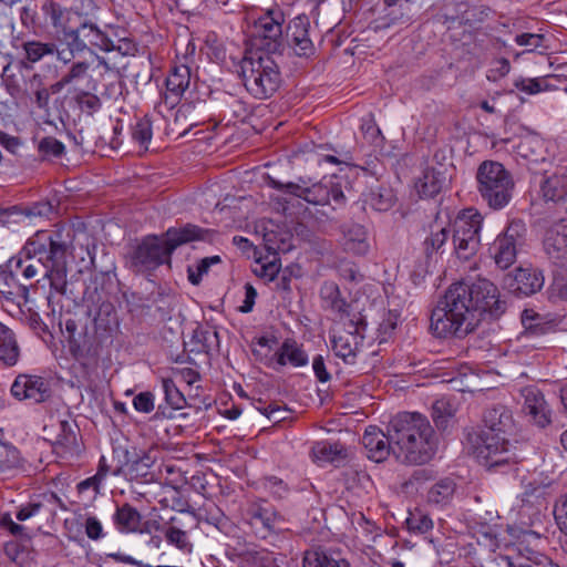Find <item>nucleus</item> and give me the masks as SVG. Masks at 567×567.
I'll use <instances>...</instances> for the list:
<instances>
[{
  "label": "nucleus",
  "mask_w": 567,
  "mask_h": 567,
  "mask_svg": "<svg viewBox=\"0 0 567 567\" xmlns=\"http://www.w3.org/2000/svg\"><path fill=\"white\" fill-rule=\"evenodd\" d=\"M0 295L7 300L27 302L29 295V287L21 282L17 276L12 275L6 268H0Z\"/></svg>",
  "instance_id": "nucleus-30"
},
{
  "label": "nucleus",
  "mask_w": 567,
  "mask_h": 567,
  "mask_svg": "<svg viewBox=\"0 0 567 567\" xmlns=\"http://www.w3.org/2000/svg\"><path fill=\"white\" fill-rule=\"evenodd\" d=\"M264 488L275 498H286L290 492L288 485L277 476H268L264 480Z\"/></svg>",
  "instance_id": "nucleus-51"
},
{
  "label": "nucleus",
  "mask_w": 567,
  "mask_h": 567,
  "mask_svg": "<svg viewBox=\"0 0 567 567\" xmlns=\"http://www.w3.org/2000/svg\"><path fill=\"white\" fill-rule=\"evenodd\" d=\"M522 324L527 333L539 336L546 332L543 317L533 309H525L520 315Z\"/></svg>",
  "instance_id": "nucleus-45"
},
{
  "label": "nucleus",
  "mask_w": 567,
  "mask_h": 567,
  "mask_svg": "<svg viewBox=\"0 0 567 567\" xmlns=\"http://www.w3.org/2000/svg\"><path fill=\"white\" fill-rule=\"evenodd\" d=\"M545 37L538 33H522L516 35L515 42L520 47H530V51L543 47Z\"/></svg>",
  "instance_id": "nucleus-57"
},
{
  "label": "nucleus",
  "mask_w": 567,
  "mask_h": 567,
  "mask_svg": "<svg viewBox=\"0 0 567 567\" xmlns=\"http://www.w3.org/2000/svg\"><path fill=\"white\" fill-rule=\"evenodd\" d=\"M483 217L474 208L462 210L453 224V245L458 259L468 260L478 250Z\"/></svg>",
  "instance_id": "nucleus-8"
},
{
  "label": "nucleus",
  "mask_w": 567,
  "mask_h": 567,
  "mask_svg": "<svg viewBox=\"0 0 567 567\" xmlns=\"http://www.w3.org/2000/svg\"><path fill=\"white\" fill-rule=\"evenodd\" d=\"M505 302L497 287L485 278L452 284L432 311L431 329L440 338L466 336L485 316L499 317Z\"/></svg>",
  "instance_id": "nucleus-1"
},
{
  "label": "nucleus",
  "mask_w": 567,
  "mask_h": 567,
  "mask_svg": "<svg viewBox=\"0 0 567 567\" xmlns=\"http://www.w3.org/2000/svg\"><path fill=\"white\" fill-rule=\"evenodd\" d=\"M455 410L446 399L436 400L432 406V419L439 430L445 431L453 421Z\"/></svg>",
  "instance_id": "nucleus-40"
},
{
  "label": "nucleus",
  "mask_w": 567,
  "mask_h": 567,
  "mask_svg": "<svg viewBox=\"0 0 567 567\" xmlns=\"http://www.w3.org/2000/svg\"><path fill=\"white\" fill-rule=\"evenodd\" d=\"M507 567H558L547 556L533 553L530 556L522 554L505 557Z\"/></svg>",
  "instance_id": "nucleus-38"
},
{
  "label": "nucleus",
  "mask_w": 567,
  "mask_h": 567,
  "mask_svg": "<svg viewBox=\"0 0 567 567\" xmlns=\"http://www.w3.org/2000/svg\"><path fill=\"white\" fill-rule=\"evenodd\" d=\"M206 44L209 48L208 55L216 61H223L226 56L224 44L217 39L216 34H209L206 39Z\"/></svg>",
  "instance_id": "nucleus-58"
},
{
  "label": "nucleus",
  "mask_w": 567,
  "mask_h": 567,
  "mask_svg": "<svg viewBox=\"0 0 567 567\" xmlns=\"http://www.w3.org/2000/svg\"><path fill=\"white\" fill-rule=\"evenodd\" d=\"M152 136V122L147 116L138 118L132 126L133 141L136 142L145 151L148 148Z\"/></svg>",
  "instance_id": "nucleus-44"
},
{
  "label": "nucleus",
  "mask_w": 567,
  "mask_h": 567,
  "mask_svg": "<svg viewBox=\"0 0 567 567\" xmlns=\"http://www.w3.org/2000/svg\"><path fill=\"white\" fill-rule=\"evenodd\" d=\"M19 357L20 348L14 332L0 322V362L6 367H13Z\"/></svg>",
  "instance_id": "nucleus-32"
},
{
  "label": "nucleus",
  "mask_w": 567,
  "mask_h": 567,
  "mask_svg": "<svg viewBox=\"0 0 567 567\" xmlns=\"http://www.w3.org/2000/svg\"><path fill=\"white\" fill-rule=\"evenodd\" d=\"M125 462L112 472L113 475L123 474L130 480H140L148 475L150 467L153 464L150 455L143 454L142 456L131 457L130 452L125 451Z\"/></svg>",
  "instance_id": "nucleus-31"
},
{
  "label": "nucleus",
  "mask_w": 567,
  "mask_h": 567,
  "mask_svg": "<svg viewBox=\"0 0 567 567\" xmlns=\"http://www.w3.org/2000/svg\"><path fill=\"white\" fill-rule=\"evenodd\" d=\"M85 533L87 537L93 540H97L104 536L102 524L94 516H90L86 518Z\"/></svg>",
  "instance_id": "nucleus-62"
},
{
  "label": "nucleus",
  "mask_w": 567,
  "mask_h": 567,
  "mask_svg": "<svg viewBox=\"0 0 567 567\" xmlns=\"http://www.w3.org/2000/svg\"><path fill=\"white\" fill-rule=\"evenodd\" d=\"M367 323L361 313H355L343 329L331 336V349L347 364H354L358 353L363 347Z\"/></svg>",
  "instance_id": "nucleus-9"
},
{
  "label": "nucleus",
  "mask_w": 567,
  "mask_h": 567,
  "mask_svg": "<svg viewBox=\"0 0 567 567\" xmlns=\"http://www.w3.org/2000/svg\"><path fill=\"white\" fill-rule=\"evenodd\" d=\"M270 54L250 50L240 61V76L244 86L255 99H269L280 86L279 66Z\"/></svg>",
  "instance_id": "nucleus-6"
},
{
  "label": "nucleus",
  "mask_w": 567,
  "mask_h": 567,
  "mask_svg": "<svg viewBox=\"0 0 567 567\" xmlns=\"http://www.w3.org/2000/svg\"><path fill=\"white\" fill-rule=\"evenodd\" d=\"M162 389L165 395V401L172 409L181 410L186 405L184 394L179 391L172 379H162Z\"/></svg>",
  "instance_id": "nucleus-46"
},
{
  "label": "nucleus",
  "mask_w": 567,
  "mask_h": 567,
  "mask_svg": "<svg viewBox=\"0 0 567 567\" xmlns=\"http://www.w3.org/2000/svg\"><path fill=\"white\" fill-rule=\"evenodd\" d=\"M477 192L487 206L503 209L513 197L514 181L503 164L484 161L476 172Z\"/></svg>",
  "instance_id": "nucleus-7"
},
{
  "label": "nucleus",
  "mask_w": 567,
  "mask_h": 567,
  "mask_svg": "<svg viewBox=\"0 0 567 567\" xmlns=\"http://www.w3.org/2000/svg\"><path fill=\"white\" fill-rule=\"evenodd\" d=\"M25 59L31 63H37L48 55L55 53L54 43H43L40 41H25L22 43Z\"/></svg>",
  "instance_id": "nucleus-42"
},
{
  "label": "nucleus",
  "mask_w": 567,
  "mask_h": 567,
  "mask_svg": "<svg viewBox=\"0 0 567 567\" xmlns=\"http://www.w3.org/2000/svg\"><path fill=\"white\" fill-rule=\"evenodd\" d=\"M449 238L446 228L442 227L437 230H432L423 241L424 252L427 258H432L434 254H437L440 249L445 245Z\"/></svg>",
  "instance_id": "nucleus-47"
},
{
  "label": "nucleus",
  "mask_w": 567,
  "mask_h": 567,
  "mask_svg": "<svg viewBox=\"0 0 567 567\" xmlns=\"http://www.w3.org/2000/svg\"><path fill=\"white\" fill-rule=\"evenodd\" d=\"M192 83L190 68L186 64H175L166 78L165 103L172 107L178 103L182 95L188 90Z\"/></svg>",
  "instance_id": "nucleus-20"
},
{
  "label": "nucleus",
  "mask_w": 567,
  "mask_h": 567,
  "mask_svg": "<svg viewBox=\"0 0 567 567\" xmlns=\"http://www.w3.org/2000/svg\"><path fill=\"white\" fill-rule=\"evenodd\" d=\"M543 244L548 258L557 266L567 268V219L549 227Z\"/></svg>",
  "instance_id": "nucleus-15"
},
{
  "label": "nucleus",
  "mask_w": 567,
  "mask_h": 567,
  "mask_svg": "<svg viewBox=\"0 0 567 567\" xmlns=\"http://www.w3.org/2000/svg\"><path fill=\"white\" fill-rule=\"evenodd\" d=\"M38 151L44 158L61 157L65 152V146L55 137L47 136L39 142Z\"/></svg>",
  "instance_id": "nucleus-49"
},
{
  "label": "nucleus",
  "mask_w": 567,
  "mask_h": 567,
  "mask_svg": "<svg viewBox=\"0 0 567 567\" xmlns=\"http://www.w3.org/2000/svg\"><path fill=\"white\" fill-rule=\"evenodd\" d=\"M76 102L81 111L86 113H93L101 107L100 99L89 92H82L76 96Z\"/></svg>",
  "instance_id": "nucleus-54"
},
{
  "label": "nucleus",
  "mask_w": 567,
  "mask_h": 567,
  "mask_svg": "<svg viewBox=\"0 0 567 567\" xmlns=\"http://www.w3.org/2000/svg\"><path fill=\"white\" fill-rule=\"evenodd\" d=\"M400 317L398 310H389L380 323V330L385 334L391 333L396 328Z\"/></svg>",
  "instance_id": "nucleus-64"
},
{
  "label": "nucleus",
  "mask_w": 567,
  "mask_h": 567,
  "mask_svg": "<svg viewBox=\"0 0 567 567\" xmlns=\"http://www.w3.org/2000/svg\"><path fill=\"white\" fill-rule=\"evenodd\" d=\"M240 567H279L272 553L247 549L238 555Z\"/></svg>",
  "instance_id": "nucleus-37"
},
{
  "label": "nucleus",
  "mask_w": 567,
  "mask_h": 567,
  "mask_svg": "<svg viewBox=\"0 0 567 567\" xmlns=\"http://www.w3.org/2000/svg\"><path fill=\"white\" fill-rule=\"evenodd\" d=\"M511 71V63L506 58L497 59L493 62L492 66L487 70L486 79L489 82H497L506 76Z\"/></svg>",
  "instance_id": "nucleus-53"
},
{
  "label": "nucleus",
  "mask_w": 567,
  "mask_h": 567,
  "mask_svg": "<svg viewBox=\"0 0 567 567\" xmlns=\"http://www.w3.org/2000/svg\"><path fill=\"white\" fill-rule=\"evenodd\" d=\"M414 13L408 2L399 7H389L385 14L375 21V30L389 29L392 27L408 25L411 23Z\"/></svg>",
  "instance_id": "nucleus-33"
},
{
  "label": "nucleus",
  "mask_w": 567,
  "mask_h": 567,
  "mask_svg": "<svg viewBox=\"0 0 567 567\" xmlns=\"http://www.w3.org/2000/svg\"><path fill=\"white\" fill-rule=\"evenodd\" d=\"M390 437L398 460L409 464H423L434 454L433 429L420 413H402L390 423Z\"/></svg>",
  "instance_id": "nucleus-4"
},
{
  "label": "nucleus",
  "mask_w": 567,
  "mask_h": 567,
  "mask_svg": "<svg viewBox=\"0 0 567 567\" xmlns=\"http://www.w3.org/2000/svg\"><path fill=\"white\" fill-rule=\"evenodd\" d=\"M162 533L168 545L174 546L184 554H190L193 543L190 542L185 524L177 517H172L162 527Z\"/></svg>",
  "instance_id": "nucleus-26"
},
{
  "label": "nucleus",
  "mask_w": 567,
  "mask_h": 567,
  "mask_svg": "<svg viewBox=\"0 0 567 567\" xmlns=\"http://www.w3.org/2000/svg\"><path fill=\"white\" fill-rule=\"evenodd\" d=\"M19 451L12 445H0V463L6 467L16 466L19 463Z\"/></svg>",
  "instance_id": "nucleus-55"
},
{
  "label": "nucleus",
  "mask_w": 567,
  "mask_h": 567,
  "mask_svg": "<svg viewBox=\"0 0 567 567\" xmlns=\"http://www.w3.org/2000/svg\"><path fill=\"white\" fill-rule=\"evenodd\" d=\"M554 516L559 529L565 534L567 543V498L555 505Z\"/></svg>",
  "instance_id": "nucleus-60"
},
{
  "label": "nucleus",
  "mask_w": 567,
  "mask_h": 567,
  "mask_svg": "<svg viewBox=\"0 0 567 567\" xmlns=\"http://www.w3.org/2000/svg\"><path fill=\"white\" fill-rule=\"evenodd\" d=\"M369 205L377 212H386L394 205V196L389 189L372 192L369 197Z\"/></svg>",
  "instance_id": "nucleus-50"
},
{
  "label": "nucleus",
  "mask_w": 567,
  "mask_h": 567,
  "mask_svg": "<svg viewBox=\"0 0 567 567\" xmlns=\"http://www.w3.org/2000/svg\"><path fill=\"white\" fill-rule=\"evenodd\" d=\"M455 483L451 478H443L435 483L427 493V501L436 505L447 504L455 492Z\"/></svg>",
  "instance_id": "nucleus-39"
},
{
  "label": "nucleus",
  "mask_w": 567,
  "mask_h": 567,
  "mask_svg": "<svg viewBox=\"0 0 567 567\" xmlns=\"http://www.w3.org/2000/svg\"><path fill=\"white\" fill-rule=\"evenodd\" d=\"M274 359L275 363L279 367H285L289 363L295 368H300L306 367L309 362L307 352L293 339H286L276 351Z\"/></svg>",
  "instance_id": "nucleus-25"
},
{
  "label": "nucleus",
  "mask_w": 567,
  "mask_h": 567,
  "mask_svg": "<svg viewBox=\"0 0 567 567\" xmlns=\"http://www.w3.org/2000/svg\"><path fill=\"white\" fill-rule=\"evenodd\" d=\"M282 522V517L269 507L257 508L250 517V524L260 533L262 538L267 537L268 534L280 532Z\"/></svg>",
  "instance_id": "nucleus-29"
},
{
  "label": "nucleus",
  "mask_w": 567,
  "mask_h": 567,
  "mask_svg": "<svg viewBox=\"0 0 567 567\" xmlns=\"http://www.w3.org/2000/svg\"><path fill=\"white\" fill-rule=\"evenodd\" d=\"M112 519L115 528L122 534L141 532L142 515L128 503L117 506Z\"/></svg>",
  "instance_id": "nucleus-28"
},
{
  "label": "nucleus",
  "mask_w": 567,
  "mask_h": 567,
  "mask_svg": "<svg viewBox=\"0 0 567 567\" xmlns=\"http://www.w3.org/2000/svg\"><path fill=\"white\" fill-rule=\"evenodd\" d=\"M287 192L313 205H333V208L344 204L346 197L340 183L332 177L323 178L309 187L296 184L286 185Z\"/></svg>",
  "instance_id": "nucleus-12"
},
{
  "label": "nucleus",
  "mask_w": 567,
  "mask_h": 567,
  "mask_svg": "<svg viewBox=\"0 0 567 567\" xmlns=\"http://www.w3.org/2000/svg\"><path fill=\"white\" fill-rule=\"evenodd\" d=\"M543 272L532 266H520L513 274L504 277V287L517 297H528L538 292L544 286Z\"/></svg>",
  "instance_id": "nucleus-13"
},
{
  "label": "nucleus",
  "mask_w": 567,
  "mask_h": 567,
  "mask_svg": "<svg viewBox=\"0 0 567 567\" xmlns=\"http://www.w3.org/2000/svg\"><path fill=\"white\" fill-rule=\"evenodd\" d=\"M220 261V257L215 255L198 260V262L195 266V269L193 267H188L187 272L189 282L195 286L199 285L203 279V276L208 274L210 267L213 265L219 264Z\"/></svg>",
  "instance_id": "nucleus-48"
},
{
  "label": "nucleus",
  "mask_w": 567,
  "mask_h": 567,
  "mask_svg": "<svg viewBox=\"0 0 567 567\" xmlns=\"http://www.w3.org/2000/svg\"><path fill=\"white\" fill-rule=\"evenodd\" d=\"M312 369L319 382L326 383L331 379V375L326 368L324 359L322 355L319 354L313 358Z\"/></svg>",
  "instance_id": "nucleus-63"
},
{
  "label": "nucleus",
  "mask_w": 567,
  "mask_h": 567,
  "mask_svg": "<svg viewBox=\"0 0 567 567\" xmlns=\"http://www.w3.org/2000/svg\"><path fill=\"white\" fill-rule=\"evenodd\" d=\"M73 45L75 49L96 48L110 52L115 48L113 40L93 23H83L72 32Z\"/></svg>",
  "instance_id": "nucleus-17"
},
{
  "label": "nucleus",
  "mask_w": 567,
  "mask_h": 567,
  "mask_svg": "<svg viewBox=\"0 0 567 567\" xmlns=\"http://www.w3.org/2000/svg\"><path fill=\"white\" fill-rule=\"evenodd\" d=\"M484 429L471 436L473 454L488 471L506 472L518 463V456L507 435L514 429L511 411L504 405H495L484 414Z\"/></svg>",
  "instance_id": "nucleus-3"
},
{
  "label": "nucleus",
  "mask_w": 567,
  "mask_h": 567,
  "mask_svg": "<svg viewBox=\"0 0 567 567\" xmlns=\"http://www.w3.org/2000/svg\"><path fill=\"white\" fill-rule=\"evenodd\" d=\"M405 526L411 534L422 535L432 530L433 520L422 511L414 509L409 512V515L405 519Z\"/></svg>",
  "instance_id": "nucleus-41"
},
{
  "label": "nucleus",
  "mask_w": 567,
  "mask_h": 567,
  "mask_svg": "<svg viewBox=\"0 0 567 567\" xmlns=\"http://www.w3.org/2000/svg\"><path fill=\"white\" fill-rule=\"evenodd\" d=\"M310 454L313 462L322 465L343 457L344 449L338 442L320 441L313 444Z\"/></svg>",
  "instance_id": "nucleus-35"
},
{
  "label": "nucleus",
  "mask_w": 567,
  "mask_h": 567,
  "mask_svg": "<svg viewBox=\"0 0 567 567\" xmlns=\"http://www.w3.org/2000/svg\"><path fill=\"white\" fill-rule=\"evenodd\" d=\"M308 21L302 18H296L288 27V42L293 47L297 55L306 56L312 52V42L308 34Z\"/></svg>",
  "instance_id": "nucleus-27"
},
{
  "label": "nucleus",
  "mask_w": 567,
  "mask_h": 567,
  "mask_svg": "<svg viewBox=\"0 0 567 567\" xmlns=\"http://www.w3.org/2000/svg\"><path fill=\"white\" fill-rule=\"evenodd\" d=\"M362 444L367 451V456L377 463H380L389 456L390 452L395 450L390 435L386 436L375 426H369L362 436Z\"/></svg>",
  "instance_id": "nucleus-19"
},
{
  "label": "nucleus",
  "mask_w": 567,
  "mask_h": 567,
  "mask_svg": "<svg viewBox=\"0 0 567 567\" xmlns=\"http://www.w3.org/2000/svg\"><path fill=\"white\" fill-rule=\"evenodd\" d=\"M526 233L522 220H512L489 246V255L501 269L509 268L516 260L517 246L522 244Z\"/></svg>",
  "instance_id": "nucleus-11"
},
{
  "label": "nucleus",
  "mask_w": 567,
  "mask_h": 567,
  "mask_svg": "<svg viewBox=\"0 0 567 567\" xmlns=\"http://www.w3.org/2000/svg\"><path fill=\"white\" fill-rule=\"evenodd\" d=\"M13 398L30 403H41L51 395L49 382L39 375L19 374L10 389Z\"/></svg>",
  "instance_id": "nucleus-14"
},
{
  "label": "nucleus",
  "mask_w": 567,
  "mask_h": 567,
  "mask_svg": "<svg viewBox=\"0 0 567 567\" xmlns=\"http://www.w3.org/2000/svg\"><path fill=\"white\" fill-rule=\"evenodd\" d=\"M285 14L280 8H272L261 14L254 24V45L260 52L275 53L282 45Z\"/></svg>",
  "instance_id": "nucleus-10"
},
{
  "label": "nucleus",
  "mask_w": 567,
  "mask_h": 567,
  "mask_svg": "<svg viewBox=\"0 0 567 567\" xmlns=\"http://www.w3.org/2000/svg\"><path fill=\"white\" fill-rule=\"evenodd\" d=\"M90 65L86 62L74 63L69 72L64 74V82L72 84L85 78Z\"/></svg>",
  "instance_id": "nucleus-59"
},
{
  "label": "nucleus",
  "mask_w": 567,
  "mask_h": 567,
  "mask_svg": "<svg viewBox=\"0 0 567 567\" xmlns=\"http://www.w3.org/2000/svg\"><path fill=\"white\" fill-rule=\"evenodd\" d=\"M59 432L53 441V452L61 458H71L80 453L76 433L69 421H59Z\"/></svg>",
  "instance_id": "nucleus-22"
},
{
  "label": "nucleus",
  "mask_w": 567,
  "mask_h": 567,
  "mask_svg": "<svg viewBox=\"0 0 567 567\" xmlns=\"http://www.w3.org/2000/svg\"><path fill=\"white\" fill-rule=\"evenodd\" d=\"M520 393L524 399L523 411L525 414L529 415L539 427L550 424L551 412L543 393L536 386H526Z\"/></svg>",
  "instance_id": "nucleus-18"
},
{
  "label": "nucleus",
  "mask_w": 567,
  "mask_h": 567,
  "mask_svg": "<svg viewBox=\"0 0 567 567\" xmlns=\"http://www.w3.org/2000/svg\"><path fill=\"white\" fill-rule=\"evenodd\" d=\"M320 297L326 309H329L341 317L348 313L349 305L346 299L341 297L340 289L336 282H323L320 288Z\"/></svg>",
  "instance_id": "nucleus-34"
},
{
  "label": "nucleus",
  "mask_w": 567,
  "mask_h": 567,
  "mask_svg": "<svg viewBox=\"0 0 567 567\" xmlns=\"http://www.w3.org/2000/svg\"><path fill=\"white\" fill-rule=\"evenodd\" d=\"M70 350L75 361L87 370V374L97 368L99 353L95 348L89 347L85 350L80 346L72 344Z\"/></svg>",
  "instance_id": "nucleus-43"
},
{
  "label": "nucleus",
  "mask_w": 567,
  "mask_h": 567,
  "mask_svg": "<svg viewBox=\"0 0 567 567\" xmlns=\"http://www.w3.org/2000/svg\"><path fill=\"white\" fill-rule=\"evenodd\" d=\"M42 11L47 22L53 27L59 38H72V32L78 28L74 22L79 18L74 12L54 1L44 3Z\"/></svg>",
  "instance_id": "nucleus-16"
},
{
  "label": "nucleus",
  "mask_w": 567,
  "mask_h": 567,
  "mask_svg": "<svg viewBox=\"0 0 567 567\" xmlns=\"http://www.w3.org/2000/svg\"><path fill=\"white\" fill-rule=\"evenodd\" d=\"M444 178L433 168L423 171L422 176L415 182V189L420 197L430 198L437 195L443 186Z\"/></svg>",
  "instance_id": "nucleus-36"
},
{
  "label": "nucleus",
  "mask_w": 567,
  "mask_h": 567,
  "mask_svg": "<svg viewBox=\"0 0 567 567\" xmlns=\"http://www.w3.org/2000/svg\"><path fill=\"white\" fill-rule=\"evenodd\" d=\"M360 130L364 138L368 140V142L371 144L380 145L383 140L381 130L371 115L362 118Z\"/></svg>",
  "instance_id": "nucleus-52"
},
{
  "label": "nucleus",
  "mask_w": 567,
  "mask_h": 567,
  "mask_svg": "<svg viewBox=\"0 0 567 567\" xmlns=\"http://www.w3.org/2000/svg\"><path fill=\"white\" fill-rule=\"evenodd\" d=\"M343 249L358 256H364L370 250L367 229L359 224H344L341 226Z\"/></svg>",
  "instance_id": "nucleus-21"
},
{
  "label": "nucleus",
  "mask_w": 567,
  "mask_h": 567,
  "mask_svg": "<svg viewBox=\"0 0 567 567\" xmlns=\"http://www.w3.org/2000/svg\"><path fill=\"white\" fill-rule=\"evenodd\" d=\"M68 245L62 234L55 230H39L30 237L21 251L11 257L6 266L8 271L30 280L34 278L40 268L43 269V278L49 281L50 292L47 296L49 302L56 295H64L68 286Z\"/></svg>",
  "instance_id": "nucleus-2"
},
{
  "label": "nucleus",
  "mask_w": 567,
  "mask_h": 567,
  "mask_svg": "<svg viewBox=\"0 0 567 567\" xmlns=\"http://www.w3.org/2000/svg\"><path fill=\"white\" fill-rule=\"evenodd\" d=\"M302 567H350V564L338 553L317 546L303 553Z\"/></svg>",
  "instance_id": "nucleus-24"
},
{
  "label": "nucleus",
  "mask_w": 567,
  "mask_h": 567,
  "mask_svg": "<svg viewBox=\"0 0 567 567\" xmlns=\"http://www.w3.org/2000/svg\"><path fill=\"white\" fill-rule=\"evenodd\" d=\"M515 86L527 94H537L543 91L539 79H520L515 81Z\"/></svg>",
  "instance_id": "nucleus-61"
},
{
  "label": "nucleus",
  "mask_w": 567,
  "mask_h": 567,
  "mask_svg": "<svg viewBox=\"0 0 567 567\" xmlns=\"http://www.w3.org/2000/svg\"><path fill=\"white\" fill-rule=\"evenodd\" d=\"M205 230L195 225H186L181 229L169 228L165 236L144 237L131 251L128 266L136 274H148L159 266L171 264L174 250L186 243L204 239Z\"/></svg>",
  "instance_id": "nucleus-5"
},
{
  "label": "nucleus",
  "mask_w": 567,
  "mask_h": 567,
  "mask_svg": "<svg viewBox=\"0 0 567 567\" xmlns=\"http://www.w3.org/2000/svg\"><path fill=\"white\" fill-rule=\"evenodd\" d=\"M133 406L142 413H150L154 410V395L151 392H141L133 399Z\"/></svg>",
  "instance_id": "nucleus-56"
},
{
  "label": "nucleus",
  "mask_w": 567,
  "mask_h": 567,
  "mask_svg": "<svg viewBox=\"0 0 567 567\" xmlns=\"http://www.w3.org/2000/svg\"><path fill=\"white\" fill-rule=\"evenodd\" d=\"M542 193L546 202L563 207L567 214V168L547 177L542 184Z\"/></svg>",
  "instance_id": "nucleus-23"
}]
</instances>
